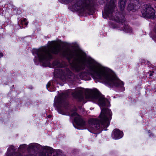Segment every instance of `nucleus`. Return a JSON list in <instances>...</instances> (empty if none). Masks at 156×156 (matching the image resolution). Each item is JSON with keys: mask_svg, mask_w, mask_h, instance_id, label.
<instances>
[{"mask_svg": "<svg viewBox=\"0 0 156 156\" xmlns=\"http://www.w3.org/2000/svg\"><path fill=\"white\" fill-rule=\"evenodd\" d=\"M89 4L88 0H74V4L70 7L71 10L82 13L88 8Z\"/></svg>", "mask_w": 156, "mask_h": 156, "instance_id": "obj_6", "label": "nucleus"}, {"mask_svg": "<svg viewBox=\"0 0 156 156\" xmlns=\"http://www.w3.org/2000/svg\"><path fill=\"white\" fill-rule=\"evenodd\" d=\"M41 147L39 144L37 143H32L30 145L29 147L30 148L35 149V148H39Z\"/></svg>", "mask_w": 156, "mask_h": 156, "instance_id": "obj_14", "label": "nucleus"}, {"mask_svg": "<svg viewBox=\"0 0 156 156\" xmlns=\"http://www.w3.org/2000/svg\"><path fill=\"white\" fill-rule=\"evenodd\" d=\"M48 118H50L51 117V116L50 115H49L48 116Z\"/></svg>", "mask_w": 156, "mask_h": 156, "instance_id": "obj_20", "label": "nucleus"}, {"mask_svg": "<svg viewBox=\"0 0 156 156\" xmlns=\"http://www.w3.org/2000/svg\"><path fill=\"white\" fill-rule=\"evenodd\" d=\"M150 131V130H149V131H148V132L149 133H150L149 132Z\"/></svg>", "mask_w": 156, "mask_h": 156, "instance_id": "obj_24", "label": "nucleus"}, {"mask_svg": "<svg viewBox=\"0 0 156 156\" xmlns=\"http://www.w3.org/2000/svg\"><path fill=\"white\" fill-rule=\"evenodd\" d=\"M86 73H81L76 76V77L78 79H81L82 80H84L85 79V76Z\"/></svg>", "mask_w": 156, "mask_h": 156, "instance_id": "obj_12", "label": "nucleus"}, {"mask_svg": "<svg viewBox=\"0 0 156 156\" xmlns=\"http://www.w3.org/2000/svg\"><path fill=\"white\" fill-rule=\"evenodd\" d=\"M86 97L89 100L97 103L101 108L107 105V104L109 103L107 99L105 98L103 95L96 91L91 90H89L88 95Z\"/></svg>", "mask_w": 156, "mask_h": 156, "instance_id": "obj_5", "label": "nucleus"}, {"mask_svg": "<svg viewBox=\"0 0 156 156\" xmlns=\"http://www.w3.org/2000/svg\"><path fill=\"white\" fill-rule=\"evenodd\" d=\"M62 54L65 56L74 58L77 61L78 63L74 64L73 66V69L76 71L84 69L86 66L88 67L89 73L94 79H97L99 82L112 87L118 88L123 87V83L118 79L114 73L92 59L87 58L84 53H77L74 56L71 51L66 50Z\"/></svg>", "mask_w": 156, "mask_h": 156, "instance_id": "obj_1", "label": "nucleus"}, {"mask_svg": "<svg viewBox=\"0 0 156 156\" xmlns=\"http://www.w3.org/2000/svg\"><path fill=\"white\" fill-rule=\"evenodd\" d=\"M3 56V54L2 53H0V56L1 57Z\"/></svg>", "mask_w": 156, "mask_h": 156, "instance_id": "obj_18", "label": "nucleus"}, {"mask_svg": "<svg viewBox=\"0 0 156 156\" xmlns=\"http://www.w3.org/2000/svg\"><path fill=\"white\" fill-rule=\"evenodd\" d=\"M55 101H56V98H55Z\"/></svg>", "mask_w": 156, "mask_h": 156, "instance_id": "obj_23", "label": "nucleus"}, {"mask_svg": "<svg viewBox=\"0 0 156 156\" xmlns=\"http://www.w3.org/2000/svg\"><path fill=\"white\" fill-rule=\"evenodd\" d=\"M115 0H111L110 2L107 4L105 6L104 12H103V17L104 18H109L110 20H114L118 22L123 23L125 22L124 18L119 19L118 17H116V18L112 17L113 15V11L115 6Z\"/></svg>", "mask_w": 156, "mask_h": 156, "instance_id": "obj_4", "label": "nucleus"}, {"mask_svg": "<svg viewBox=\"0 0 156 156\" xmlns=\"http://www.w3.org/2000/svg\"><path fill=\"white\" fill-rule=\"evenodd\" d=\"M21 24L22 25H27L28 24V23L27 20L25 18H23L21 21Z\"/></svg>", "mask_w": 156, "mask_h": 156, "instance_id": "obj_15", "label": "nucleus"}, {"mask_svg": "<svg viewBox=\"0 0 156 156\" xmlns=\"http://www.w3.org/2000/svg\"><path fill=\"white\" fill-rule=\"evenodd\" d=\"M48 86H49L50 85V83H48Z\"/></svg>", "mask_w": 156, "mask_h": 156, "instance_id": "obj_21", "label": "nucleus"}, {"mask_svg": "<svg viewBox=\"0 0 156 156\" xmlns=\"http://www.w3.org/2000/svg\"><path fill=\"white\" fill-rule=\"evenodd\" d=\"M144 8L145 9H143L141 11L142 13L148 17L153 18L155 14L154 9L151 7L150 5H145Z\"/></svg>", "mask_w": 156, "mask_h": 156, "instance_id": "obj_7", "label": "nucleus"}, {"mask_svg": "<svg viewBox=\"0 0 156 156\" xmlns=\"http://www.w3.org/2000/svg\"><path fill=\"white\" fill-rule=\"evenodd\" d=\"M42 148L44 149V151L47 152L48 154V156H50L51 154L53 152V151L52 148L47 146H43Z\"/></svg>", "mask_w": 156, "mask_h": 156, "instance_id": "obj_9", "label": "nucleus"}, {"mask_svg": "<svg viewBox=\"0 0 156 156\" xmlns=\"http://www.w3.org/2000/svg\"><path fill=\"white\" fill-rule=\"evenodd\" d=\"M126 2V0H120L119 2V6L121 10L124 8Z\"/></svg>", "mask_w": 156, "mask_h": 156, "instance_id": "obj_11", "label": "nucleus"}, {"mask_svg": "<svg viewBox=\"0 0 156 156\" xmlns=\"http://www.w3.org/2000/svg\"><path fill=\"white\" fill-rule=\"evenodd\" d=\"M62 2L65 4H67L69 2H71L73 1V0H61Z\"/></svg>", "mask_w": 156, "mask_h": 156, "instance_id": "obj_16", "label": "nucleus"}, {"mask_svg": "<svg viewBox=\"0 0 156 156\" xmlns=\"http://www.w3.org/2000/svg\"><path fill=\"white\" fill-rule=\"evenodd\" d=\"M134 2L133 0H132L131 1V2L132 3L131 4H130L128 5L127 7V9L129 10H132L133 11H134L135 10H136V6L135 5H134L132 2Z\"/></svg>", "mask_w": 156, "mask_h": 156, "instance_id": "obj_10", "label": "nucleus"}, {"mask_svg": "<svg viewBox=\"0 0 156 156\" xmlns=\"http://www.w3.org/2000/svg\"><path fill=\"white\" fill-rule=\"evenodd\" d=\"M70 115L74 118L75 122L76 125L80 127L81 129L87 128L89 131L93 133V132L98 130L100 128L104 130H106V128L109 125L112 113L110 110L108 108L101 109L98 120L90 119L87 124L82 117L75 112H72Z\"/></svg>", "mask_w": 156, "mask_h": 156, "instance_id": "obj_2", "label": "nucleus"}, {"mask_svg": "<svg viewBox=\"0 0 156 156\" xmlns=\"http://www.w3.org/2000/svg\"><path fill=\"white\" fill-rule=\"evenodd\" d=\"M14 148V147L13 146H11L8 149V151H9V150L10 149H13Z\"/></svg>", "mask_w": 156, "mask_h": 156, "instance_id": "obj_17", "label": "nucleus"}, {"mask_svg": "<svg viewBox=\"0 0 156 156\" xmlns=\"http://www.w3.org/2000/svg\"><path fill=\"white\" fill-rule=\"evenodd\" d=\"M48 44V47L33 50V53L35 56L34 59L35 63L38 61L42 63L45 66H48L49 65V61L52 58L51 53L57 54L60 51V48L57 41H49Z\"/></svg>", "mask_w": 156, "mask_h": 156, "instance_id": "obj_3", "label": "nucleus"}, {"mask_svg": "<svg viewBox=\"0 0 156 156\" xmlns=\"http://www.w3.org/2000/svg\"><path fill=\"white\" fill-rule=\"evenodd\" d=\"M152 74H150V76H152Z\"/></svg>", "mask_w": 156, "mask_h": 156, "instance_id": "obj_22", "label": "nucleus"}, {"mask_svg": "<svg viewBox=\"0 0 156 156\" xmlns=\"http://www.w3.org/2000/svg\"><path fill=\"white\" fill-rule=\"evenodd\" d=\"M125 32L128 33H131L132 31V30L131 27L128 25H125L123 29H121Z\"/></svg>", "mask_w": 156, "mask_h": 156, "instance_id": "obj_13", "label": "nucleus"}, {"mask_svg": "<svg viewBox=\"0 0 156 156\" xmlns=\"http://www.w3.org/2000/svg\"><path fill=\"white\" fill-rule=\"evenodd\" d=\"M25 146V144H24V145H22L20 147H24Z\"/></svg>", "mask_w": 156, "mask_h": 156, "instance_id": "obj_19", "label": "nucleus"}, {"mask_svg": "<svg viewBox=\"0 0 156 156\" xmlns=\"http://www.w3.org/2000/svg\"><path fill=\"white\" fill-rule=\"evenodd\" d=\"M123 136V133L122 131L119 129H114L112 133V136L113 139L115 140L119 139Z\"/></svg>", "mask_w": 156, "mask_h": 156, "instance_id": "obj_8", "label": "nucleus"}]
</instances>
